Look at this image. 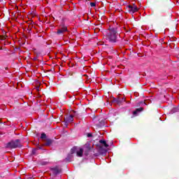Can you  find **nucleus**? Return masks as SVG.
<instances>
[{"label":"nucleus","instance_id":"1","mask_svg":"<svg viewBox=\"0 0 179 179\" xmlns=\"http://www.w3.org/2000/svg\"><path fill=\"white\" fill-rule=\"evenodd\" d=\"M106 40L110 43H115L117 41V30L114 28H109L106 31Z\"/></svg>","mask_w":179,"mask_h":179},{"label":"nucleus","instance_id":"2","mask_svg":"<svg viewBox=\"0 0 179 179\" xmlns=\"http://www.w3.org/2000/svg\"><path fill=\"white\" fill-rule=\"evenodd\" d=\"M99 143H101L99 145L100 152L101 153H106L107 152V148H108V144H107V142L103 140H100Z\"/></svg>","mask_w":179,"mask_h":179},{"label":"nucleus","instance_id":"3","mask_svg":"<svg viewBox=\"0 0 179 179\" xmlns=\"http://www.w3.org/2000/svg\"><path fill=\"white\" fill-rule=\"evenodd\" d=\"M7 148H9L10 149H15L16 148H20V141L15 140L12 141L10 143L7 144Z\"/></svg>","mask_w":179,"mask_h":179},{"label":"nucleus","instance_id":"4","mask_svg":"<svg viewBox=\"0 0 179 179\" xmlns=\"http://www.w3.org/2000/svg\"><path fill=\"white\" fill-rule=\"evenodd\" d=\"M126 9L129 13H135L136 12H138V10H139L138 6H136V5L135 4L127 6L126 7Z\"/></svg>","mask_w":179,"mask_h":179},{"label":"nucleus","instance_id":"5","mask_svg":"<svg viewBox=\"0 0 179 179\" xmlns=\"http://www.w3.org/2000/svg\"><path fill=\"white\" fill-rule=\"evenodd\" d=\"M65 31H68V27L65 25H62L60 29L57 30V34H62L65 33Z\"/></svg>","mask_w":179,"mask_h":179},{"label":"nucleus","instance_id":"6","mask_svg":"<svg viewBox=\"0 0 179 179\" xmlns=\"http://www.w3.org/2000/svg\"><path fill=\"white\" fill-rule=\"evenodd\" d=\"M115 101L117 104H121V103H124L125 101V97L122 95L118 96Z\"/></svg>","mask_w":179,"mask_h":179},{"label":"nucleus","instance_id":"7","mask_svg":"<svg viewBox=\"0 0 179 179\" xmlns=\"http://www.w3.org/2000/svg\"><path fill=\"white\" fill-rule=\"evenodd\" d=\"M83 149L85 150V152H86V153L90 152L91 149H92V145H90V143H87L84 146H83Z\"/></svg>","mask_w":179,"mask_h":179},{"label":"nucleus","instance_id":"8","mask_svg":"<svg viewBox=\"0 0 179 179\" xmlns=\"http://www.w3.org/2000/svg\"><path fill=\"white\" fill-rule=\"evenodd\" d=\"M52 171L53 173V174H59V173H61V169H59V167H55L53 169H52Z\"/></svg>","mask_w":179,"mask_h":179},{"label":"nucleus","instance_id":"9","mask_svg":"<svg viewBox=\"0 0 179 179\" xmlns=\"http://www.w3.org/2000/svg\"><path fill=\"white\" fill-rule=\"evenodd\" d=\"M66 122H72V121H73V115H71L69 116H67L65 119H64Z\"/></svg>","mask_w":179,"mask_h":179},{"label":"nucleus","instance_id":"10","mask_svg":"<svg viewBox=\"0 0 179 179\" xmlns=\"http://www.w3.org/2000/svg\"><path fill=\"white\" fill-rule=\"evenodd\" d=\"M76 153L78 157H82L83 156V148H80L79 150H77Z\"/></svg>","mask_w":179,"mask_h":179},{"label":"nucleus","instance_id":"11","mask_svg":"<svg viewBox=\"0 0 179 179\" xmlns=\"http://www.w3.org/2000/svg\"><path fill=\"white\" fill-rule=\"evenodd\" d=\"M45 146H50V145H51V143H52V140H51V139H46L45 141Z\"/></svg>","mask_w":179,"mask_h":179},{"label":"nucleus","instance_id":"12","mask_svg":"<svg viewBox=\"0 0 179 179\" xmlns=\"http://www.w3.org/2000/svg\"><path fill=\"white\" fill-rule=\"evenodd\" d=\"M143 108H137L134 113L133 114L134 115H136V114H138V113H140V111H143Z\"/></svg>","mask_w":179,"mask_h":179},{"label":"nucleus","instance_id":"13","mask_svg":"<svg viewBox=\"0 0 179 179\" xmlns=\"http://www.w3.org/2000/svg\"><path fill=\"white\" fill-rule=\"evenodd\" d=\"M0 40L1 41L6 40V36H0Z\"/></svg>","mask_w":179,"mask_h":179},{"label":"nucleus","instance_id":"14","mask_svg":"<svg viewBox=\"0 0 179 179\" xmlns=\"http://www.w3.org/2000/svg\"><path fill=\"white\" fill-rule=\"evenodd\" d=\"M45 138H46L45 134H42L41 136V139H45Z\"/></svg>","mask_w":179,"mask_h":179},{"label":"nucleus","instance_id":"15","mask_svg":"<svg viewBox=\"0 0 179 179\" xmlns=\"http://www.w3.org/2000/svg\"><path fill=\"white\" fill-rule=\"evenodd\" d=\"M90 5L92 7H94V6H96V3L92 2V3H90Z\"/></svg>","mask_w":179,"mask_h":179},{"label":"nucleus","instance_id":"16","mask_svg":"<svg viewBox=\"0 0 179 179\" xmlns=\"http://www.w3.org/2000/svg\"><path fill=\"white\" fill-rule=\"evenodd\" d=\"M90 136H92V134H89L87 135V137H88V138H90Z\"/></svg>","mask_w":179,"mask_h":179},{"label":"nucleus","instance_id":"17","mask_svg":"<svg viewBox=\"0 0 179 179\" xmlns=\"http://www.w3.org/2000/svg\"><path fill=\"white\" fill-rule=\"evenodd\" d=\"M145 104H148V101H145Z\"/></svg>","mask_w":179,"mask_h":179},{"label":"nucleus","instance_id":"18","mask_svg":"<svg viewBox=\"0 0 179 179\" xmlns=\"http://www.w3.org/2000/svg\"><path fill=\"white\" fill-rule=\"evenodd\" d=\"M0 135H2V133L0 131Z\"/></svg>","mask_w":179,"mask_h":179},{"label":"nucleus","instance_id":"19","mask_svg":"<svg viewBox=\"0 0 179 179\" xmlns=\"http://www.w3.org/2000/svg\"><path fill=\"white\" fill-rule=\"evenodd\" d=\"M0 50H2V48H0Z\"/></svg>","mask_w":179,"mask_h":179},{"label":"nucleus","instance_id":"20","mask_svg":"<svg viewBox=\"0 0 179 179\" xmlns=\"http://www.w3.org/2000/svg\"><path fill=\"white\" fill-rule=\"evenodd\" d=\"M0 122H1V119H0Z\"/></svg>","mask_w":179,"mask_h":179}]
</instances>
